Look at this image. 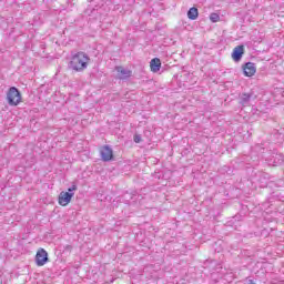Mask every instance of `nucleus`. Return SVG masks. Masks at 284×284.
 Listing matches in <instances>:
<instances>
[{"instance_id": "1", "label": "nucleus", "mask_w": 284, "mask_h": 284, "mask_svg": "<svg viewBox=\"0 0 284 284\" xmlns=\"http://www.w3.org/2000/svg\"><path fill=\"white\" fill-rule=\"evenodd\" d=\"M88 63H90V55L80 51L71 55V60L68 63V70H72V72H83L84 70H88Z\"/></svg>"}, {"instance_id": "2", "label": "nucleus", "mask_w": 284, "mask_h": 284, "mask_svg": "<svg viewBox=\"0 0 284 284\" xmlns=\"http://www.w3.org/2000/svg\"><path fill=\"white\" fill-rule=\"evenodd\" d=\"M7 101L9 105H19V103H21V91H19L17 87L9 88L7 92Z\"/></svg>"}, {"instance_id": "3", "label": "nucleus", "mask_w": 284, "mask_h": 284, "mask_svg": "<svg viewBox=\"0 0 284 284\" xmlns=\"http://www.w3.org/2000/svg\"><path fill=\"white\" fill-rule=\"evenodd\" d=\"M100 156L101 161H103L104 163H110V161H114V151L111 149L110 145H104L100 150Z\"/></svg>"}, {"instance_id": "4", "label": "nucleus", "mask_w": 284, "mask_h": 284, "mask_svg": "<svg viewBox=\"0 0 284 284\" xmlns=\"http://www.w3.org/2000/svg\"><path fill=\"white\" fill-rule=\"evenodd\" d=\"M266 162L268 165L273 168H278V165H283L284 156L281 153H272L267 159Z\"/></svg>"}, {"instance_id": "5", "label": "nucleus", "mask_w": 284, "mask_h": 284, "mask_svg": "<svg viewBox=\"0 0 284 284\" xmlns=\"http://www.w3.org/2000/svg\"><path fill=\"white\" fill-rule=\"evenodd\" d=\"M271 176L266 172H258L255 174L254 183H257L258 187H267Z\"/></svg>"}, {"instance_id": "6", "label": "nucleus", "mask_w": 284, "mask_h": 284, "mask_svg": "<svg viewBox=\"0 0 284 284\" xmlns=\"http://www.w3.org/2000/svg\"><path fill=\"white\" fill-rule=\"evenodd\" d=\"M49 261L48 251L45 248H40L36 254V265H38V267H43Z\"/></svg>"}, {"instance_id": "7", "label": "nucleus", "mask_w": 284, "mask_h": 284, "mask_svg": "<svg viewBox=\"0 0 284 284\" xmlns=\"http://www.w3.org/2000/svg\"><path fill=\"white\" fill-rule=\"evenodd\" d=\"M73 197H74V193L62 191L59 194L58 203L62 207H65V205H69V203L72 201Z\"/></svg>"}, {"instance_id": "8", "label": "nucleus", "mask_w": 284, "mask_h": 284, "mask_svg": "<svg viewBox=\"0 0 284 284\" xmlns=\"http://www.w3.org/2000/svg\"><path fill=\"white\" fill-rule=\"evenodd\" d=\"M244 77H254L256 74V64L254 62H245L242 65Z\"/></svg>"}, {"instance_id": "9", "label": "nucleus", "mask_w": 284, "mask_h": 284, "mask_svg": "<svg viewBox=\"0 0 284 284\" xmlns=\"http://www.w3.org/2000/svg\"><path fill=\"white\" fill-rule=\"evenodd\" d=\"M243 54H245V47L237 45L233 49L232 59L235 63H239L243 59Z\"/></svg>"}, {"instance_id": "10", "label": "nucleus", "mask_w": 284, "mask_h": 284, "mask_svg": "<svg viewBox=\"0 0 284 284\" xmlns=\"http://www.w3.org/2000/svg\"><path fill=\"white\" fill-rule=\"evenodd\" d=\"M115 71L120 74L118 79L125 81L132 77V70L124 69L123 67H115Z\"/></svg>"}, {"instance_id": "11", "label": "nucleus", "mask_w": 284, "mask_h": 284, "mask_svg": "<svg viewBox=\"0 0 284 284\" xmlns=\"http://www.w3.org/2000/svg\"><path fill=\"white\" fill-rule=\"evenodd\" d=\"M150 69L151 72H159L161 70V59L159 58H153L150 62Z\"/></svg>"}, {"instance_id": "12", "label": "nucleus", "mask_w": 284, "mask_h": 284, "mask_svg": "<svg viewBox=\"0 0 284 284\" xmlns=\"http://www.w3.org/2000/svg\"><path fill=\"white\" fill-rule=\"evenodd\" d=\"M254 97V93H242L240 97V104L245 108V105H250V101Z\"/></svg>"}, {"instance_id": "13", "label": "nucleus", "mask_w": 284, "mask_h": 284, "mask_svg": "<svg viewBox=\"0 0 284 284\" xmlns=\"http://www.w3.org/2000/svg\"><path fill=\"white\" fill-rule=\"evenodd\" d=\"M186 14L190 21H196V19H199V8L196 7L190 8Z\"/></svg>"}, {"instance_id": "14", "label": "nucleus", "mask_w": 284, "mask_h": 284, "mask_svg": "<svg viewBox=\"0 0 284 284\" xmlns=\"http://www.w3.org/2000/svg\"><path fill=\"white\" fill-rule=\"evenodd\" d=\"M265 146H263V144H255L252 148V153L253 154H257V156H261V154H265Z\"/></svg>"}, {"instance_id": "15", "label": "nucleus", "mask_w": 284, "mask_h": 284, "mask_svg": "<svg viewBox=\"0 0 284 284\" xmlns=\"http://www.w3.org/2000/svg\"><path fill=\"white\" fill-rule=\"evenodd\" d=\"M220 20L221 16H219V13L213 12L210 14V21H212V23H219Z\"/></svg>"}, {"instance_id": "16", "label": "nucleus", "mask_w": 284, "mask_h": 284, "mask_svg": "<svg viewBox=\"0 0 284 284\" xmlns=\"http://www.w3.org/2000/svg\"><path fill=\"white\" fill-rule=\"evenodd\" d=\"M123 201L125 203H130V201H132V199H134V194H131V193H125L123 196H122Z\"/></svg>"}, {"instance_id": "17", "label": "nucleus", "mask_w": 284, "mask_h": 284, "mask_svg": "<svg viewBox=\"0 0 284 284\" xmlns=\"http://www.w3.org/2000/svg\"><path fill=\"white\" fill-rule=\"evenodd\" d=\"M78 186L77 184H72L67 192H69L70 194H74V192H77Z\"/></svg>"}, {"instance_id": "18", "label": "nucleus", "mask_w": 284, "mask_h": 284, "mask_svg": "<svg viewBox=\"0 0 284 284\" xmlns=\"http://www.w3.org/2000/svg\"><path fill=\"white\" fill-rule=\"evenodd\" d=\"M133 141H134V143H141V141H142L141 134H134L133 135Z\"/></svg>"}, {"instance_id": "19", "label": "nucleus", "mask_w": 284, "mask_h": 284, "mask_svg": "<svg viewBox=\"0 0 284 284\" xmlns=\"http://www.w3.org/2000/svg\"><path fill=\"white\" fill-rule=\"evenodd\" d=\"M64 252H72V245H70V244L65 245Z\"/></svg>"}, {"instance_id": "20", "label": "nucleus", "mask_w": 284, "mask_h": 284, "mask_svg": "<svg viewBox=\"0 0 284 284\" xmlns=\"http://www.w3.org/2000/svg\"><path fill=\"white\" fill-rule=\"evenodd\" d=\"M153 176H154V179H161L162 175H161V173H154Z\"/></svg>"}, {"instance_id": "21", "label": "nucleus", "mask_w": 284, "mask_h": 284, "mask_svg": "<svg viewBox=\"0 0 284 284\" xmlns=\"http://www.w3.org/2000/svg\"><path fill=\"white\" fill-rule=\"evenodd\" d=\"M233 219H234L235 221H241L242 216H241V215H235Z\"/></svg>"}, {"instance_id": "22", "label": "nucleus", "mask_w": 284, "mask_h": 284, "mask_svg": "<svg viewBox=\"0 0 284 284\" xmlns=\"http://www.w3.org/2000/svg\"><path fill=\"white\" fill-rule=\"evenodd\" d=\"M248 284H256V283H254V280H248Z\"/></svg>"}, {"instance_id": "23", "label": "nucleus", "mask_w": 284, "mask_h": 284, "mask_svg": "<svg viewBox=\"0 0 284 284\" xmlns=\"http://www.w3.org/2000/svg\"><path fill=\"white\" fill-rule=\"evenodd\" d=\"M247 133H248V136H252V133H250V131H247Z\"/></svg>"}]
</instances>
